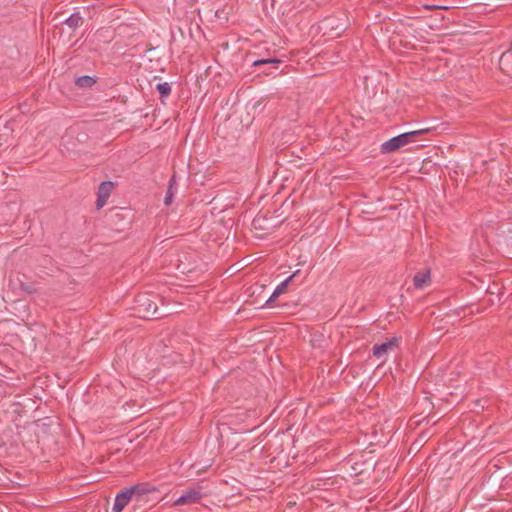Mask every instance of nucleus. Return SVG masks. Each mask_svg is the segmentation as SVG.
<instances>
[{
  "label": "nucleus",
  "mask_w": 512,
  "mask_h": 512,
  "mask_svg": "<svg viewBox=\"0 0 512 512\" xmlns=\"http://www.w3.org/2000/svg\"><path fill=\"white\" fill-rule=\"evenodd\" d=\"M429 437H430V434H429L428 431L422 432L421 435H420L421 439H426V438H429Z\"/></svg>",
  "instance_id": "obj_20"
},
{
  "label": "nucleus",
  "mask_w": 512,
  "mask_h": 512,
  "mask_svg": "<svg viewBox=\"0 0 512 512\" xmlns=\"http://www.w3.org/2000/svg\"><path fill=\"white\" fill-rule=\"evenodd\" d=\"M202 493L200 489L189 488L183 492V494L177 498L174 502L175 506H182L187 504L197 503L201 500Z\"/></svg>",
  "instance_id": "obj_3"
},
{
  "label": "nucleus",
  "mask_w": 512,
  "mask_h": 512,
  "mask_svg": "<svg viewBox=\"0 0 512 512\" xmlns=\"http://www.w3.org/2000/svg\"><path fill=\"white\" fill-rule=\"evenodd\" d=\"M430 131L429 128H423L415 131H410L397 135L381 145L380 151L383 154H389L397 151L401 147L413 142L416 137L426 134Z\"/></svg>",
  "instance_id": "obj_2"
},
{
  "label": "nucleus",
  "mask_w": 512,
  "mask_h": 512,
  "mask_svg": "<svg viewBox=\"0 0 512 512\" xmlns=\"http://www.w3.org/2000/svg\"><path fill=\"white\" fill-rule=\"evenodd\" d=\"M128 489L132 490V492L130 493L133 496V499H135L137 502L144 501L145 496H147L149 493L157 491V488L151 486L149 483H138L131 487H128Z\"/></svg>",
  "instance_id": "obj_4"
},
{
  "label": "nucleus",
  "mask_w": 512,
  "mask_h": 512,
  "mask_svg": "<svg viewBox=\"0 0 512 512\" xmlns=\"http://www.w3.org/2000/svg\"><path fill=\"white\" fill-rule=\"evenodd\" d=\"M63 23L69 28L75 30L83 25L84 19L80 12L77 11L72 13Z\"/></svg>",
  "instance_id": "obj_10"
},
{
  "label": "nucleus",
  "mask_w": 512,
  "mask_h": 512,
  "mask_svg": "<svg viewBox=\"0 0 512 512\" xmlns=\"http://www.w3.org/2000/svg\"><path fill=\"white\" fill-rule=\"evenodd\" d=\"M96 83V78L83 75L75 80V85L79 88H91Z\"/></svg>",
  "instance_id": "obj_12"
},
{
  "label": "nucleus",
  "mask_w": 512,
  "mask_h": 512,
  "mask_svg": "<svg viewBox=\"0 0 512 512\" xmlns=\"http://www.w3.org/2000/svg\"><path fill=\"white\" fill-rule=\"evenodd\" d=\"M398 346V339L396 337L373 346V355L377 358L385 356L388 352L394 350Z\"/></svg>",
  "instance_id": "obj_6"
},
{
  "label": "nucleus",
  "mask_w": 512,
  "mask_h": 512,
  "mask_svg": "<svg viewBox=\"0 0 512 512\" xmlns=\"http://www.w3.org/2000/svg\"><path fill=\"white\" fill-rule=\"evenodd\" d=\"M425 9L427 10H435V9H443V10H446L448 9L447 6H439V5H424L423 6Z\"/></svg>",
  "instance_id": "obj_18"
},
{
  "label": "nucleus",
  "mask_w": 512,
  "mask_h": 512,
  "mask_svg": "<svg viewBox=\"0 0 512 512\" xmlns=\"http://www.w3.org/2000/svg\"><path fill=\"white\" fill-rule=\"evenodd\" d=\"M299 274V270L294 272L292 275H290L287 279H285L281 284H279L270 298L266 301V305H271L277 297H279L281 294H283L288 287V284Z\"/></svg>",
  "instance_id": "obj_8"
},
{
  "label": "nucleus",
  "mask_w": 512,
  "mask_h": 512,
  "mask_svg": "<svg viewBox=\"0 0 512 512\" xmlns=\"http://www.w3.org/2000/svg\"><path fill=\"white\" fill-rule=\"evenodd\" d=\"M156 90L160 95V99L163 100L164 98H166L170 95L171 86L168 82L158 83L156 85Z\"/></svg>",
  "instance_id": "obj_14"
},
{
  "label": "nucleus",
  "mask_w": 512,
  "mask_h": 512,
  "mask_svg": "<svg viewBox=\"0 0 512 512\" xmlns=\"http://www.w3.org/2000/svg\"><path fill=\"white\" fill-rule=\"evenodd\" d=\"M138 317L143 319H160L165 316L158 310L156 302L148 294H140L135 298L133 307Z\"/></svg>",
  "instance_id": "obj_1"
},
{
  "label": "nucleus",
  "mask_w": 512,
  "mask_h": 512,
  "mask_svg": "<svg viewBox=\"0 0 512 512\" xmlns=\"http://www.w3.org/2000/svg\"><path fill=\"white\" fill-rule=\"evenodd\" d=\"M108 198L97 193L96 208L101 209L107 202Z\"/></svg>",
  "instance_id": "obj_17"
},
{
  "label": "nucleus",
  "mask_w": 512,
  "mask_h": 512,
  "mask_svg": "<svg viewBox=\"0 0 512 512\" xmlns=\"http://www.w3.org/2000/svg\"><path fill=\"white\" fill-rule=\"evenodd\" d=\"M20 289L27 294H36L38 293V289L36 288L33 282H22L20 281Z\"/></svg>",
  "instance_id": "obj_15"
},
{
  "label": "nucleus",
  "mask_w": 512,
  "mask_h": 512,
  "mask_svg": "<svg viewBox=\"0 0 512 512\" xmlns=\"http://www.w3.org/2000/svg\"><path fill=\"white\" fill-rule=\"evenodd\" d=\"M280 62L281 61L276 58L258 59L252 63V66L256 67V66L266 65V64H278Z\"/></svg>",
  "instance_id": "obj_16"
},
{
  "label": "nucleus",
  "mask_w": 512,
  "mask_h": 512,
  "mask_svg": "<svg viewBox=\"0 0 512 512\" xmlns=\"http://www.w3.org/2000/svg\"><path fill=\"white\" fill-rule=\"evenodd\" d=\"M264 217L261 216V215H257L254 220H253V223L256 225V224H260V221L263 220Z\"/></svg>",
  "instance_id": "obj_19"
},
{
  "label": "nucleus",
  "mask_w": 512,
  "mask_h": 512,
  "mask_svg": "<svg viewBox=\"0 0 512 512\" xmlns=\"http://www.w3.org/2000/svg\"><path fill=\"white\" fill-rule=\"evenodd\" d=\"M130 492H132V490L125 488L116 495L112 508L113 512H121L128 505L133 499Z\"/></svg>",
  "instance_id": "obj_5"
},
{
  "label": "nucleus",
  "mask_w": 512,
  "mask_h": 512,
  "mask_svg": "<svg viewBox=\"0 0 512 512\" xmlns=\"http://www.w3.org/2000/svg\"><path fill=\"white\" fill-rule=\"evenodd\" d=\"M430 281H431V279H430V271L429 270L418 272L415 274V276L413 278L414 287L416 289H422L427 284H429Z\"/></svg>",
  "instance_id": "obj_9"
},
{
  "label": "nucleus",
  "mask_w": 512,
  "mask_h": 512,
  "mask_svg": "<svg viewBox=\"0 0 512 512\" xmlns=\"http://www.w3.org/2000/svg\"><path fill=\"white\" fill-rule=\"evenodd\" d=\"M114 186L115 185L112 181H103L100 183L97 193L109 198Z\"/></svg>",
  "instance_id": "obj_13"
},
{
  "label": "nucleus",
  "mask_w": 512,
  "mask_h": 512,
  "mask_svg": "<svg viewBox=\"0 0 512 512\" xmlns=\"http://www.w3.org/2000/svg\"><path fill=\"white\" fill-rule=\"evenodd\" d=\"M176 190H177L176 179H175V176L173 175L168 182V188H167V192H166V195L164 198L165 205L168 206L173 202Z\"/></svg>",
  "instance_id": "obj_11"
},
{
  "label": "nucleus",
  "mask_w": 512,
  "mask_h": 512,
  "mask_svg": "<svg viewBox=\"0 0 512 512\" xmlns=\"http://www.w3.org/2000/svg\"><path fill=\"white\" fill-rule=\"evenodd\" d=\"M324 24L330 31H334L335 36H339L346 30V21L336 17H328L324 20Z\"/></svg>",
  "instance_id": "obj_7"
}]
</instances>
